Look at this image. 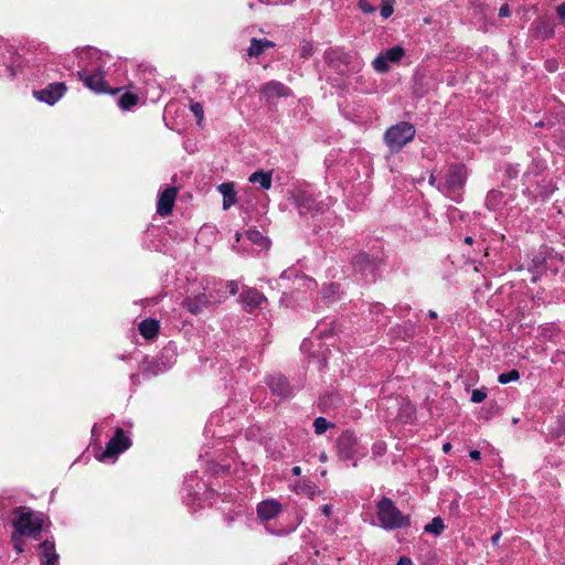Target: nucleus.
<instances>
[{
    "label": "nucleus",
    "mask_w": 565,
    "mask_h": 565,
    "mask_svg": "<svg viewBox=\"0 0 565 565\" xmlns=\"http://www.w3.org/2000/svg\"><path fill=\"white\" fill-rule=\"evenodd\" d=\"M81 71L77 72L78 78L92 90L96 93L108 92L104 81L103 54L96 49L85 50L79 57Z\"/></svg>",
    "instance_id": "nucleus-1"
},
{
    "label": "nucleus",
    "mask_w": 565,
    "mask_h": 565,
    "mask_svg": "<svg viewBox=\"0 0 565 565\" xmlns=\"http://www.w3.org/2000/svg\"><path fill=\"white\" fill-rule=\"evenodd\" d=\"M14 515L13 526L15 533L12 534V540L18 552H22L20 536L26 535L36 539L42 530L43 519L41 514L24 507L18 508L14 511Z\"/></svg>",
    "instance_id": "nucleus-2"
},
{
    "label": "nucleus",
    "mask_w": 565,
    "mask_h": 565,
    "mask_svg": "<svg viewBox=\"0 0 565 565\" xmlns=\"http://www.w3.org/2000/svg\"><path fill=\"white\" fill-rule=\"evenodd\" d=\"M377 516L382 526L394 530L409 525V518L404 515L388 498H383L377 504Z\"/></svg>",
    "instance_id": "nucleus-3"
},
{
    "label": "nucleus",
    "mask_w": 565,
    "mask_h": 565,
    "mask_svg": "<svg viewBox=\"0 0 565 565\" xmlns=\"http://www.w3.org/2000/svg\"><path fill=\"white\" fill-rule=\"evenodd\" d=\"M467 172L463 166H451L446 173L445 182L438 185V190L451 200L458 202L466 183Z\"/></svg>",
    "instance_id": "nucleus-4"
},
{
    "label": "nucleus",
    "mask_w": 565,
    "mask_h": 565,
    "mask_svg": "<svg viewBox=\"0 0 565 565\" xmlns=\"http://www.w3.org/2000/svg\"><path fill=\"white\" fill-rule=\"evenodd\" d=\"M415 137V127L402 121L390 127L384 136L385 142L392 152H398Z\"/></svg>",
    "instance_id": "nucleus-5"
},
{
    "label": "nucleus",
    "mask_w": 565,
    "mask_h": 565,
    "mask_svg": "<svg viewBox=\"0 0 565 565\" xmlns=\"http://www.w3.org/2000/svg\"><path fill=\"white\" fill-rule=\"evenodd\" d=\"M291 200L301 216H313L326 206V204L322 201H318L312 193L301 189L292 192Z\"/></svg>",
    "instance_id": "nucleus-6"
},
{
    "label": "nucleus",
    "mask_w": 565,
    "mask_h": 565,
    "mask_svg": "<svg viewBox=\"0 0 565 565\" xmlns=\"http://www.w3.org/2000/svg\"><path fill=\"white\" fill-rule=\"evenodd\" d=\"M337 448L342 460H350L355 456L364 457L366 454V449L360 445L358 438L350 431L339 436Z\"/></svg>",
    "instance_id": "nucleus-7"
},
{
    "label": "nucleus",
    "mask_w": 565,
    "mask_h": 565,
    "mask_svg": "<svg viewBox=\"0 0 565 565\" xmlns=\"http://www.w3.org/2000/svg\"><path fill=\"white\" fill-rule=\"evenodd\" d=\"M130 447V440L121 428H117L113 438L107 443L105 450L97 457L99 461L116 458Z\"/></svg>",
    "instance_id": "nucleus-8"
},
{
    "label": "nucleus",
    "mask_w": 565,
    "mask_h": 565,
    "mask_svg": "<svg viewBox=\"0 0 565 565\" xmlns=\"http://www.w3.org/2000/svg\"><path fill=\"white\" fill-rule=\"evenodd\" d=\"M404 55V49L399 45H396L379 54L373 60L372 65L377 73H386L390 70L388 63H397Z\"/></svg>",
    "instance_id": "nucleus-9"
},
{
    "label": "nucleus",
    "mask_w": 565,
    "mask_h": 565,
    "mask_svg": "<svg viewBox=\"0 0 565 565\" xmlns=\"http://www.w3.org/2000/svg\"><path fill=\"white\" fill-rule=\"evenodd\" d=\"M67 88L64 83H51L45 88L34 90L33 96L43 103L54 105L57 103L66 93Z\"/></svg>",
    "instance_id": "nucleus-10"
},
{
    "label": "nucleus",
    "mask_w": 565,
    "mask_h": 565,
    "mask_svg": "<svg viewBox=\"0 0 565 565\" xmlns=\"http://www.w3.org/2000/svg\"><path fill=\"white\" fill-rule=\"evenodd\" d=\"M212 294L206 295L205 292L198 296H189L182 301V306L191 313L196 315L207 306L220 302L221 299H212Z\"/></svg>",
    "instance_id": "nucleus-11"
},
{
    "label": "nucleus",
    "mask_w": 565,
    "mask_h": 565,
    "mask_svg": "<svg viewBox=\"0 0 565 565\" xmlns=\"http://www.w3.org/2000/svg\"><path fill=\"white\" fill-rule=\"evenodd\" d=\"M260 93L268 102H274L277 98L288 97L291 90L280 82L270 81L262 86Z\"/></svg>",
    "instance_id": "nucleus-12"
},
{
    "label": "nucleus",
    "mask_w": 565,
    "mask_h": 565,
    "mask_svg": "<svg viewBox=\"0 0 565 565\" xmlns=\"http://www.w3.org/2000/svg\"><path fill=\"white\" fill-rule=\"evenodd\" d=\"M242 302L244 303L245 308L252 312L258 307L262 306V303L266 302V297L259 292L258 290L254 288H245L243 289L241 294Z\"/></svg>",
    "instance_id": "nucleus-13"
},
{
    "label": "nucleus",
    "mask_w": 565,
    "mask_h": 565,
    "mask_svg": "<svg viewBox=\"0 0 565 565\" xmlns=\"http://www.w3.org/2000/svg\"><path fill=\"white\" fill-rule=\"evenodd\" d=\"M177 198V189L168 188L159 196L157 203V212L161 216H167L172 212V207Z\"/></svg>",
    "instance_id": "nucleus-14"
},
{
    "label": "nucleus",
    "mask_w": 565,
    "mask_h": 565,
    "mask_svg": "<svg viewBox=\"0 0 565 565\" xmlns=\"http://www.w3.org/2000/svg\"><path fill=\"white\" fill-rule=\"evenodd\" d=\"M281 511V505L276 500H265L257 505V514L260 520L269 521Z\"/></svg>",
    "instance_id": "nucleus-15"
},
{
    "label": "nucleus",
    "mask_w": 565,
    "mask_h": 565,
    "mask_svg": "<svg viewBox=\"0 0 565 565\" xmlns=\"http://www.w3.org/2000/svg\"><path fill=\"white\" fill-rule=\"evenodd\" d=\"M39 554L43 565H57L58 555L55 552V544L53 541L45 540L39 546Z\"/></svg>",
    "instance_id": "nucleus-16"
},
{
    "label": "nucleus",
    "mask_w": 565,
    "mask_h": 565,
    "mask_svg": "<svg viewBox=\"0 0 565 565\" xmlns=\"http://www.w3.org/2000/svg\"><path fill=\"white\" fill-rule=\"evenodd\" d=\"M267 384L271 392L280 397H287L291 393V388L287 379L282 375H273L268 379Z\"/></svg>",
    "instance_id": "nucleus-17"
},
{
    "label": "nucleus",
    "mask_w": 565,
    "mask_h": 565,
    "mask_svg": "<svg viewBox=\"0 0 565 565\" xmlns=\"http://www.w3.org/2000/svg\"><path fill=\"white\" fill-rule=\"evenodd\" d=\"M218 192L223 195V209L228 210L236 203V192L232 182H225L218 185Z\"/></svg>",
    "instance_id": "nucleus-18"
},
{
    "label": "nucleus",
    "mask_w": 565,
    "mask_h": 565,
    "mask_svg": "<svg viewBox=\"0 0 565 565\" xmlns=\"http://www.w3.org/2000/svg\"><path fill=\"white\" fill-rule=\"evenodd\" d=\"M139 331L146 339H153L159 331V322L154 319L142 320L139 324Z\"/></svg>",
    "instance_id": "nucleus-19"
},
{
    "label": "nucleus",
    "mask_w": 565,
    "mask_h": 565,
    "mask_svg": "<svg viewBox=\"0 0 565 565\" xmlns=\"http://www.w3.org/2000/svg\"><path fill=\"white\" fill-rule=\"evenodd\" d=\"M274 46V43L267 39H253L248 47L249 56H259L266 49Z\"/></svg>",
    "instance_id": "nucleus-20"
},
{
    "label": "nucleus",
    "mask_w": 565,
    "mask_h": 565,
    "mask_svg": "<svg viewBox=\"0 0 565 565\" xmlns=\"http://www.w3.org/2000/svg\"><path fill=\"white\" fill-rule=\"evenodd\" d=\"M249 182L258 183L263 190H268L271 186V173L264 171H256L248 178Z\"/></svg>",
    "instance_id": "nucleus-21"
},
{
    "label": "nucleus",
    "mask_w": 565,
    "mask_h": 565,
    "mask_svg": "<svg viewBox=\"0 0 565 565\" xmlns=\"http://www.w3.org/2000/svg\"><path fill=\"white\" fill-rule=\"evenodd\" d=\"M353 266L363 274L367 270L370 273L373 271V262L366 254L356 255L353 260Z\"/></svg>",
    "instance_id": "nucleus-22"
},
{
    "label": "nucleus",
    "mask_w": 565,
    "mask_h": 565,
    "mask_svg": "<svg viewBox=\"0 0 565 565\" xmlns=\"http://www.w3.org/2000/svg\"><path fill=\"white\" fill-rule=\"evenodd\" d=\"M445 529L444 521L440 516H436L433 519V521L425 525L424 530L427 533L434 534V535H440L441 532Z\"/></svg>",
    "instance_id": "nucleus-23"
},
{
    "label": "nucleus",
    "mask_w": 565,
    "mask_h": 565,
    "mask_svg": "<svg viewBox=\"0 0 565 565\" xmlns=\"http://www.w3.org/2000/svg\"><path fill=\"white\" fill-rule=\"evenodd\" d=\"M138 103V96L135 95V94H130V93H126L124 94L119 100H118V105L121 109L124 110H128L130 109L132 106H135L136 104Z\"/></svg>",
    "instance_id": "nucleus-24"
},
{
    "label": "nucleus",
    "mask_w": 565,
    "mask_h": 565,
    "mask_svg": "<svg viewBox=\"0 0 565 565\" xmlns=\"http://www.w3.org/2000/svg\"><path fill=\"white\" fill-rule=\"evenodd\" d=\"M246 236H247V238H248L250 242H253V243H255V244H257V245H259V246H262V247H267V246H268V241H267V238H266V237H264V236L262 235V233H260V232H258V231H256V230H249V231H247Z\"/></svg>",
    "instance_id": "nucleus-25"
},
{
    "label": "nucleus",
    "mask_w": 565,
    "mask_h": 565,
    "mask_svg": "<svg viewBox=\"0 0 565 565\" xmlns=\"http://www.w3.org/2000/svg\"><path fill=\"white\" fill-rule=\"evenodd\" d=\"M520 379V373L516 370H511L505 373H501L498 377L499 383L508 384L510 382H515Z\"/></svg>",
    "instance_id": "nucleus-26"
},
{
    "label": "nucleus",
    "mask_w": 565,
    "mask_h": 565,
    "mask_svg": "<svg viewBox=\"0 0 565 565\" xmlns=\"http://www.w3.org/2000/svg\"><path fill=\"white\" fill-rule=\"evenodd\" d=\"M330 426L331 424L324 417H318L313 422L315 433L317 435L324 434Z\"/></svg>",
    "instance_id": "nucleus-27"
},
{
    "label": "nucleus",
    "mask_w": 565,
    "mask_h": 565,
    "mask_svg": "<svg viewBox=\"0 0 565 565\" xmlns=\"http://www.w3.org/2000/svg\"><path fill=\"white\" fill-rule=\"evenodd\" d=\"M294 284L297 287H305L307 289H311V288L316 287V285H317L316 281H313L312 279H310L306 276H299V275H295Z\"/></svg>",
    "instance_id": "nucleus-28"
},
{
    "label": "nucleus",
    "mask_w": 565,
    "mask_h": 565,
    "mask_svg": "<svg viewBox=\"0 0 565 565\" xmlns=\"http://www.w3.org/2000/svg\"><path fill=\"white\" fill-rule=\"evenodd\" d=\"M190 108L200 125L204 118L203 106L200 103H192Z\"/></svg>",
    "instance_id": "nucleus-29"
},
{
    "label": "nucleus",
    "mask_w": 565,
    "mask_h": 565,
    "mask_svg": "<svg viewBox=\"0 0 565 565\" xmlns=\"http://www.w3.org/2000/svg\"><path fill=\"white\" fill-rule=\"evenodd\" d=\"M338 291H339V286L334 285V284H331L330 286H328L327 288H324L322 290V296H323L324 299L330 301L338 294Z\"/></svg>",
    "instance_id": "nucleus-30"
},
{
    "label": "nucleus",
    "mask_w": 565,
    "mask_h": 565,
    "mask_svg": "<svg viewBox=\"0 0 565 565\" xmlns=\"http://www.w3.org/2000/svg\"><path fill=\"white\" fill-rule=\"evenodd\" d=\"M393 13V0H383V4L381 8V15L384 19H387Z\"/></svg>",
    "instance_id": "nucleus-31"
},
{
    "label": "nucleus",
    "mask_w": 565,
    "mask_h": 565,
    "mask_svg": "<svg viewBox=\"0 0 565 565\" xmlns=\"http://www.w3.org/2000/svg\"><path fill=\"white\" fill-rule=\"evenodd\" d=\"M487 394L482 390H473L471 393V401L473 403H481L486 399Z\"/></svg>",
    "instance_id": "nucleus-32"
},
{
    "label": "nucleus",
    "mask_w": 565,
    "mask_h": 565,
    "mask_svg": "<svg viewBox=\"0 0 565 565\" xmlns=\"http://www.w3.org/2000/svg\"><path fill=\"white\" fill-rule=\"evenodd\" d=\"M544 263H545V258L541 254H537L533 257L532 266L529 269L530 270L537 269V268L542 267Z\"/></svg>",
    "instance_id": "nucleus-33"
},
{
    "label": "nucleus",
    "mask_w": 565,
    "mask_h": 565,
    "mask_svg": "<svg viewBox=\"0 0 565 565\" xmlns=\"http://www.w3.org/2000/svg\"><path fill=\"white\" fill-rule=\"evenodd\" d=\"M359 8L364 13H373L375 11V8L372 4H370L366 0H360L359 1Z\"/></svg>",
    "instance_id": "nucleus-34"
},
{
    "label": "nucleus",
    "mask_w": 565,
    "mask_h": 565,
    "mask_svg": "<svg viewBox=\"0 0 565 565\" xmlns=\"http://www.w3.org/2000/svg\"><path fill=\"white\" fill-rule=\"evenodd\" d=\"M300 52H301V56L302 57H308L311 55L312 53V46L310 43H305L303 45H301L300 47Z\"/></svg>",
    "instance_id": "nucleus-35"
},
{
    "label": "nucleus",
    "mask_w": 565,
    "mask_h": 565,
    "mask_svg": "<svg viewBox=\"0 0 565 565\" xmlns=\"http://www.w3.org/2000/svg\"><path fill=\"white\" fill-rule=\"evenodd\" d=\"M225 286L231 295H236L238 292V285L236 281H234V280L227 281L225 284Z\"/></svg>",
    "instance_id": "nucleus-36"
},
{
    "label": "nucleus",
    "mask_w": 565,
    "mask_h": 565,
    "mask_svg": "<svg viewBox=\"0 0 565 565\" xmlns=\"http://www.w3.org/2000/svg\"><path fill=\"white\" fill-rule=\"evenodd\" d=\"M385 450H386V447L383 443H377L373 446V451L375 455L381 456L385 452Z\"/></svg>",
    "instance_id": "nucleus-37"
},
{
    "label": "nucleus",
    "mask_w": 565,
    "mask_h": 565,
    "mask_svg": "<svg viewBox=\"0 0 565 565\" xmlns=\"http://www.w3.org/2000/svg\"><path fill=\"white\" fill-rule=\"evenodd\" d=\"M500 17H509L510 15V9L508 4H503L499 10Z\"/></svg>",
    "instance_id": "nucleus-38"
},
{
    "label": "nucleus",
    "mask_w": 565,
    "mask_h": 565,
    "mask_svg": "<svg viewBox=\"0 0 565 565\" xmlns=\"http://www.w3.org/2000/svg\"><path fill=\"white\" fill-rule=\"evenodd\" d=\"M557 14L562 20H565V2L557 7Z\"/></svg>",
    "instance_id": "nucleus-39"
},
{
    "label": "nucleus",
    "mask_w": 565,
    "mask_h": 565,
    "mask_svg": "<svg viewBox=\"0 0 565 565\" xmlns=\"http://www.w3.org/2000/svg\"><path fill=\"white\" fill-rule=\"evenodd\" d=\"M321 511L326 516H330L332 513V507L329 504H324L322 505Z\"/></svg>",
    "instance_id": "nucleus-40"
},
{
    "label": "nucleus",
    "mask_w": 565,
    "mask_h": 565,
    "mask_svg": "<svg viewBox=\"0 0 565 565\" xmlns=\"http://www.w3.org/2000/svg\"><path fill=\"white\" fill-rule=\"evenodd\" d=\"M396 565H412V559L406 556H402Z\"/></svg>",
    "instance_id": "nucleus-41"
},
{
    "label": "nucleus",
    "mask_w": 565,
    "mask_h": 565,
    "mask_svg": "<svg viewBox=\"0 0 565 565\" xmlns=\"http://www.w3.org/2000/svg\"><path fill=\"white\" fill-rule=\"evenodd\" d=\"M469 456L473 460H479L481 458V452L479 450H471Z\"/></svg>",
    "instance_id": "nucleus-42"
},
{
    "label": "nucleus",
    "mask_w": 565,
    "mask_h": 565,
    "mask_svg": "<svg viewBox=\"0 0 565 565\" xmlns=\"http://www.w3.org/2000/svg\"><path fill=\"white\" fill-rule=\"evenodd\" d=\"M292 276H294V271L289 269V270L282 271L280 275V278L281 279H290Z\"/></svg>",
    "instance_id": "nucleus-43"
},
{
    "label": "nucleus",
    "mask_w": 565,
    "mask_h": 565,
    "mask_svg": "<svg viewBox=\"0 0 565 565\" xmlns=\"http://www.w3.org/2000/svg\"><path fill=\"white\" fill-rule=\"evenodd\" d=\"M450 450H451V444H450V443H446V444H444V446H443V451H444L445 454H448Z\"/></svg>",
    "instance_id": "nucleus-44"
},
{
    "label": "nucleus",
    "mask_w": 565,
    "mask_h": 565,
    "mask_svg": "<svg viewBox=\"0 0 565 565\" xmlns=\"http://www.w3.org/2000/svg\"><path fill=\"white\" fill-rule=\"evenodd\" d=\"M559 424H561V431L559 433H564L565 431V416L559 418Z\"/></svg>",
    "instance_id": "nucleus-45"
},
{
    "label": "nucleus",
    "mask_w": 565,
    "mask_h": 565,
    "mask_svg": "<svg viewBox=\"0 0 565 565\" xmlns=\"http://www.w3.org/2000/svg\"><path fill=\"white\" fill-rule=\"evenodd\" d=\"M292 473H294L295 476H299V475L301 473V468H300V467H298V466L294 467V468H292Z\"/></svg>",
    "instance_id": "nucleus-46"
},
{
    "label": "nucleus",
    "mask_w": 565,
    "mask_h": 565,
    "mask_svg": "<svg viewBox=\"0 0 565 565\" xmlns=\"http://www.w3.org/2000/svg\"><path fill=\"white\" fill-rule=\"evenodd\" d=\"M319 459L321 462H326L328 460V456L326 452H321L319 456Z\"/></svg>",
    "instance_id": "nucleus-47"
},
{
    "label": "nucleus",
    "mask_w": 565,
    "mask_h": 565,
    "mask_svg": "<svg viewBox=\"0 0 565 565\" xmlns=\"http://www.w3.org/2000/svg\"><path fill=\"white\" fill-rule=\"evenodd\" d=\"M428 317H429L430 319H436L438 316H437V312H436V311H434V310H429V311H428Z\"/></svg>",
    "instance_id": "nucleus-48"
},
{
    "label": "nucleus",
    "mask_w": 565,
    "mask_h": 565,
    "mask_svg": "<svg viewBox=\"0 0 565 565\" xmlns=\"http://www.w3.org/2000/svg\"><path fill=\"white\" fill-rule=\"evenodd\" d=\"M472 242H473V238H472L471 236H467V237L465 238V243H467V244H469V245H470V244H472Z\"/></svg>",
    "instance_id": "nucleus-49"
},
{
    "label": "nucleus",
    "mask_w": 565,
    "mask_h": 565,
    "mask_svg": "<svg viewBox=\"0 0 565 565\" xmlns=\"http://www.w3.org/2000/svg\"><path fill=\"white\" fill-rule=\"evenodd\" d=\"M499 536H500V534H499V533H498V534H495V535L492 537V541H493V542L499 541Z\"/></svg>",
    "instance_id": "nucleus-50"
},
{
    "label": "nucleus",
    "mask_w": 565,
    "mask_h": 565,
    "mask_svg": "<svg viewBox=\"0 0 565 565\" xmlns=\"http://www.w3.org/2000/svg\"><path fill=\"white\" fill-rule=\"evenodd\" d=\"M429 182H430L431 184H434V183H435V177H434V175H431V177H430Z\"/></svg>",
    "instance_id": "nucleus-51"
},
{
    "label": "nucleus",
    "mask_w": 565,
    "mask_h": 565,
    "mask_svg": "<svg viewBox=\"0 0 565 565\" xmlns=\"http://www.w3.org/2000/svg\"><path fill=\"white\" fill-rule=\"evenodd\" d=\"M536 279H537V277H536V276H533V277H532V281H533V282H535V281H536Z\"/></svg>",
    "instance_id": "nucleus-52"
}]
</instances>
